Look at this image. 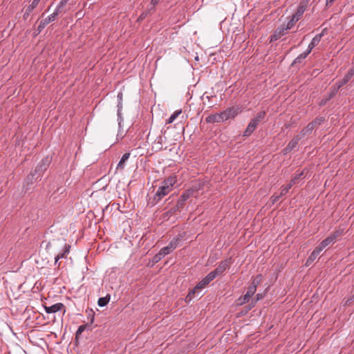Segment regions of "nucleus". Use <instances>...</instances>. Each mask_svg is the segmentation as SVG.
<instances>
[{"label": "nucleus", "instance_id": "26", "mask_svg": "<svg viewBox=\"0 0 354 354\" xmlns=\"http://www.w3.org/2000/svg\"><path fill=\"white\" fill-rule=\"evenodd\" d=\"M69 0H61L58 6L55 10V12H56L58 15L66 12V10H64V7L68 3Z\"/></svg>", "mask_w": 354, "mask_h": 354}, {"label": "nucleus", "instance_id": "20", "mask_svg": "<svg viewBox=\"0 0 354 354\" xmlns=\"http://www.w3.org/2000/svg\"><path fill=\"white\" fill-rule=\"evenodd\" d=\"M221 118L222 116L220 113L209 115L208 117L206 118L205 120L207 123H219L223 122Z\"/></svg>", "mask_w": 354, "mask_h": 354}, {"label": "nucleus", "instance_id": "53", "mask_svg": "<svg viewBox=\"0 0 354 354\" xmlns=\"http://www.w3.org/2000/svg\"><path fill=\"white\" fill-rule=\"evenodd\" d=\"M154 8L152 7V6L149 5V10H153Z\"/></svg>", "mask_w": 354, "mask_h": 354}, {"label": "nucleus", "instance_id": "41", "mask_svg": "<svg viewBox=\"0 0 354 354\" xmlns=\"http://www.w3.org/2000/svg\"><path fill=\"white\" fill-rule=\"evenodd\" d=\"M122 97H123V94L122 92H119L118 93V95H117V98H118V105L117 106H120V104H122Z\"/></svg>", "mask_w": 354, "mask_h": 354}, {"label": "nucleus", "instance_id": "46", "mask_svg": "<svg viewBox=\"0 0 354 354\" xmlns=\"http://www.w3.org/2000/svg\"><path fill=\"white\" fill-rule=\"evenodd\" d=\"M280 37H281L276 36V31H275L274 33L271 36V41H273V40L276 41L278 39H279Z\"/></svg>", "mask_w": 354, "mask_h": 354}, {"label": "nucleus", "instance_id": "50", "mask_svg": "<svg viewBox=\"0 0 354 354\" xmlns=\"http://www.w3.org/2000/svg\"><path fill=\"white\" fill-rule=\"evenodd\" d=\"M147 15V12H143L140 17V19H144Z\"/></svg>", "mask_w": 354, "mask_h": 354}, {"label": "nucleus", "instance_id": "27", "mask_svg": "<svg viewBox=\"0 0 354 354\" xmlns=\"http://www.w3.org/2000/svg\"><path fill=\"white\" fill-rule=\"evenodd\" d=\"M181 241V237L180 236H178L175 238H174L169 243L168 246L172 250V251L174 250H175L178 244H179V242Z\"/></svg>", "mask_w": 354, "mask_h": 354}, {"label": "nucleus", "instance_id": "44", "mask_svg": "<svg viewBox=\"0 0 354 354\" xmlns=\"http://www.w3.org/2000/svg\"><path fill=\"white\" fill-rule=\"evenodd\" d=\"M85 329V326H80L77 332H76V335L78 336L80 335V334H82V333L84 330Z\"/></svg>", "mask_w": 354, "mask_h": 354}, {"label": "nucleus", "instance_id": "5", "mask_svg": "<svg viewBox=\"0 0 354 354\" xmlns=\"http://www.w3.org/2000/svg\"><path fill=\"white\" fill-rule=\"evenodd\" d=\"M58 15H59L54 11V12L49 15L48 17L41 20L37 28L36 35L39 34L48 24L55 21Z\"/></svg>", "mask_w": 354, "mask_h": 354}, {"label": "nucleus", "instance_id": "6", "mask_svg": "<svg viewBox=\"0 0 354 354\" xmlns=\"http://www.w3.org/2000/svg\"><path fill=\"white\" fill-rule=\"evenodd\" d=\"M171 190L165 187L164 186L161 185L156 192L153 199V203L157 204L164 196L167 195Z\"/></svg>", "mask_w": 354, "mask_h": 354}, {"label": "nucleus", "instance_id": "15", "mask_svg": "<svg viewBox=\"0 0 354 354\" xmlns=\"http://www.w3.org/2000/svg\"><path fill=\"white\" fill-rule=\"evenodd\" d=\"M258 124V123H257L254 120L252 119L250 123L248 124L245 131H244L243 136L245 137L250 136L256 129Z\"/></svg>", "mask_w": 354, "mask_h": 354}, {"label": "nucleus", "instance_id": "23", "mask_svg": "<svg viewBox=\"0 0 354 354\" xmlns=\"http://www.w3.org/2000/svg\"><path fill=\"white\" fill-rule=\"evenodd\" d=\"M315 127H313V124H311L310 122L304 129H302L300 131V136L302 138L305 137L307 135H309L312 133Z\"/></svg>", "mask_w": 354, "mask_h": 354}, {"label": "nucleus", "instance_id": "40", "mask_svg": "<svg viewBox=\"0 0 354 354\" xmlns=\"http://www.w3.org/2000/svg\"><path fill=\"white\" fill-rule=\"evenodd\" d=\"M283 195H281L279 194V195H276V194H274L272 197H271V200H272V203L274 204L275 203H277L279 198L282 196Z\"/></svg>", "mask_w": 354, "mask_h": 354}, {"label": "nucleus", "instance_id": "47", "mask_svg": "<svg viewBox=\"0 0 354 354\" xmlns=\"http://www.w3.org/2000/svg\"><path fill=\"white\" fill-rule=\"evenodd\" d=\"M280 37H281L276 36V31H275L274 33L271 36V41H273V40L276 41L278 39H279Z\"/></svg>", "mask_w": 354, "mask_h": 354}, {"label": "nucleus", "instance_id": "49", "mask_svg": "<svg viewBox=\"0 0 354 354\" xmlns=\"http://www.w3.org/2000/svg\"><path fill=\"white\" fill-rule=\"evenodd\" d=\"M203 279L204 281H205L207 285L209 284L211 282L210 280H209L206 277L204 279Z\"/></svg>", "mask_w": 354, "mask_h": 354}, {"label": "nucleus", "instance_id": "3", "mask_svg": "<svg viewBox=\"0 0 354 354\" xmlns=\"http://www.w3.org/2000/svg\"><path fill=\"white\" fill-rule=\"evenodd\" d=\"M189 196L190 194L188 192H183L176 202L175 207H172L169 212H167V216H168L169 214H173L183 208L186 201L189 198Z\"/></svg>", "mask_w": 354, "mask_h": 354}, {"label": "nucleus", "instance_id": "8", "mask_svg": "<svg viewBox=\"0 0 354 354\" xmlns=\"http://www.w3.org/2000/svg\"><path fill=\"white\" fill-rule=\"evenodd\" d=\"M238 114V109L234 107H230L221 113L223 122L230 118H235Z\"/></svg>", "mask_w": 354, "mask_h": 354}, {"label": "nucleus", "instance_id": "34", "mask_svg": "<svg viewBox=\"0 0 354 354\" xmlns=\"http://www.w3.org/2000/svg\"><path fill=\"white\" fill-rule=\"evenodd\" d=\"M304 175V171H297L292 178V179L290 180L294 185L297 183L298 180L301 178V176Z\"/></svg>", "mask_w": 354, "mask_h": 354}, {"label": "nucleus", "instance_id": "24", "mask_svg": "<svg viewBox=\"0 0 354 354\" xmlns=\"http://www.w3.org/2000/svg\"><path fill=\"white\" fill-rule=\"evenodd\" d=\"M129 157H130L129 153H125L124 154H123V156H122L120 160L119 161V162L117 165V169H123L125 166V162L127 161V160L129 158Z\"/></svg>", "mask_w": 354, "mask_h": 354}, {"label": "nucleus", "instance_id": "18", "mask_svg": "<svg viewBox=\"0 0 354 354\" xmlns=\"http://www.w3.org/2000/svg\"><path fill=\"white\" fill-rule=\"evenodd\" d=\"M163 137L161 136H159L156 138L155 141L153 142L152 145V149L155 151H161L163 149L162 147V142H163Z\"/></svg>", "mask_w": 354, "mask_h": 354}, {"label": "nucleus", "instance_id": "37", "mask_svg": "<svg viewBox=\"0 0 354 354\" xmlns=\"http://www.w3.org/2000/svg\"><path fill=\"white\" fill-rule=\"evenodd\" d=\"M171 252L172 250L167 245L161 248V250H160V255L165 256L167 254H169Z\"/></svg>", "mask_w": 354, "mask_h": 354}, {"label": "nucleus", "instance_id": "28", "mask_svg": "<svg viewBox=\"0 0 354 354\" xmlns=\"http://www.w3.org/2000/svg\"><path fill=\"white\" fill-rule=\"evenodd\" d=\"M111 296L107 295L106 297H100L97 301V304L100 307H104L108 304L110 301Z\"/></svg>", "mask_w": 354, "mask_h": 354}, {"label": "nucleus", "instance_id": "42", "mask_svg": "<svg viewBox=\"0 0 354 354\" xmlns=\"http://www.w3.org/2000/svg\"><path fill=\"white\" fill-rule=\"evenodd\" d=\"M264 297V295L263 294H260V293H258L257 295H256V299L254 301L252 300V306H254V304H256V302L261 299H263Z\"/></svg>", "mask_w": 354, "mask_h": 354}, {"label": "nucleus", "instance_id": "10", "mask_svg": "<svg viewBox=\"0 0 354 354\" xmlns=\"http://www.w3.org/2000/svg\"><path fill=\"white\" fill-rule=\"evenodd\" d=\"M324 35V33L323 31L322 33L316 35L313 38V39L311 40L310 43L308 46V49L306 50L307 53H310L312 50L319 44Z\"/></svg>", "mask_w": 354, "mask_h": 354}, {"label": "nucleus", "instance_id": "7", "mask_svg": "<svg viewBox=\"0 0 354 354\" xmlns=\"http://www.w3.org/2000/svg\"><path fill=\"white\" fill-rule=\"evenodd\" d=\"M207 286L205 281L202 279L192 290L189 291V294L186 297V301H191L194 297L196 293H198L199 291L202 290Z\"/></svg>", "mask_w": 354, "mask_h": 354}, {"label": "nucleus", "instance_id": "1", "mask_svg": "<svg viewBox=\"0 0 354 354\" xmlns=\"http://www.w3.org/2000/svg\"><path fill=\"white\" fill-rule=\"evenodd\" d=\"M343 231L341 230L333 232L326 239L323 240L319 245L321 249L324 250L326 247L330 244L335 243L337 240L342 235Z\"/></svg>", "mask_w": 354, "mask_h": 354}, {"label": "nucleus", "instance_id": "36", "mask_svg": "<svg viewBox=\"0 0 354 354\" xmlns=\"http://www.w3.org/2000/svg\"><path fill=\"white\" fill-rule=\"evenodd\" d=\"M298 21L297 19H295L293 17H291V19L289 20V21L287 23L286 26L285 30H290L291 29L295 24Z\"/></svg>", "mask_w": 354, "mask_h": 354}, {"label": "nucleus", "instance_id": "17", "mask_svg": "<svg viewBox=\"0 0 354 354\" xmlns=\"http://www.w3.org/2000/svg\"><path fill=\"white\" fill-rule=\"evenodd\" d=\"M71 249V245L68 244L64 245V248L63 249V251L61 253H59L55 257V264L56 265L60 259L66 258L67 254L69 253Z\"/></svg>", "mask_w": 354, "mask_h": 354}, {"label": "nucleus", "instance_id": "33", "mask_svg": "<svg viewBox=\"0 0 354 354\" xmlns=\"http://www.w3.org/2000/svg\"><path fill=\"white\" fill-rule=\"evenodd\" d=\"M37 175H35V172L31 173L30 175H28L26 178V183L27 185L32 184L33 183L36 182L37 180H35V177Z\"/></svg>", "mask_w": 354, "mask_h": 354}, {"label": "nucleus", "instance_id": "4", "mask_svg": "<svg viewBox=\"0 0 354 354\" xmlns=\"http://www.w3.org/2000/svg\"><path fill=\"white\" fill-rule=\"evenodd\" d=\"M309 1L310 0H301L296 12L292 15V17L299 21L302 17L304 12L307 10Z\"/></svg>", "mask_w": 354, "mask_h": 354}, {"label": "nucleus", "instance_id": "12", "mask_svg": "<svg viewBox=\"0 0 354 354\" xmlns=\"http://www.w3.org/2000/svg\"><path fill=\"white\" fill-rule=\"evenodd\" d=\"M322 250H323L321 249L319 245L317 247H316L315 249L311 252V254L307 259L306 262V266H310L316 259L317 256L319 254V253Z\"/></svg>", "mask_w": 354, "mask_h": 354}, {"label": "nucleus", "instance_id": "2", "mask_svg": "<svg viewBox=\"0 0 354 354\" xmlns=\"http://www.w3.org/2000/svg\"><path fill=\"white\" fill-rule=\"evenodd\" d=\"M51 162V159L49 157H46L41 160V161L37 165L34 172L35 175H37L35 180H38L41 176L42 174L48 169Z\"/></svg>", "mask_w": 354, "mask_h": 354}, {"label": "nucleus", "instance_id": "22", "mask_svg": "<svg viewBox=\"0 0 354 354\" xmlns=\"http://www.w3.org/2000/svg\"><path fill=\"white\" fill-rule=\"evenodd\" d=\"M352 77L353 76H351L350 73H347L342 80L336 83V90L339 89L342 86L347 84Z\"/></svg>", "mask_w": 354, "mask_h": 354}, {"label": "nucleus", "instance_id": "11", "mask_svg": "<svg viewBox=\"0 0 354 354\" xmlns=\"http://www.w3.org/2000/svg\"><path fill=\"white\" fill-rule=\"evenodd\" d=\"M301 139L300 136H295L288 144L286 147L284 149V151L286 153L290 152L294 148L297 147L299 141Z\"/></svg>", "mask_w": 354, "mask_h": 354}, {"label": "nucleus", "instance_id": "29", "mask_svg": "<svg viewBox=\"0 0 354 354\" xmlns=\"http://www.w3.org/2000/svg\"><path fill=\"white\" fill-rule=\"evenodd\" d=\"M266 113L264 111H260L257 113L255 118L252 120H254L257 123L259 124L266 117Z\"/></svg>", "mask_w": 354, "mask_h": 354}, {"label": "nucleus", "instance_id": "43", "mask_svg": "<svg viewBox=\"0 0 354 354\" xmlns=\"http://www.w3.org/2000/svg\"><path fill=\"white\" fill-rule=\"evenodd\" d=\"M164 255H160V252L156 254L153 257V261L155 262H158L162 257H164Z\"/></svg>", "mask_w": 354, "mask_h": 354}, {"label": "nucleus", "instance_id": "21", "mask_svg": "<svg viewBox=\"0 0 354 354\" xmlns=\"http://www.w3.org/2000/svg\"><path fill=\"white\" fill-rule=\"evenodd\" d=\"M261 281H262V275L261 274L257 275L252 279L251 285L248 288L256 292L257 287L261 283Z\"/></svg>", "mask_w": 354, "mask_h": 354}, {"label": "nucleus", "instance_id": "45", "mask_svg": "<svg viewBox=\"0 0 354 354\" xmlns=\"http://www.w3.org/2000/svg\"><path fill=\"white\" fill-rule=\"evenodd\" d=\"M160 0H151L150 3V6H152L153 8H155V6L158 4Z\"/></svg>", "mask_w": 354, "mask_h": 354}, {"label": "nucleus", "instance_id": "30", "mask_svg": "<svg viewBox=\"0 0 354 354\" xmlns=\"http://www.w3.org/2000/svg\"><path fill=\"white\" fill-rule=\"evenodd\" d=\"M182 113L181 110H177L175 112H174L171 116L169 118V119L167 121V123L171 124L177 118L178 116Z\"/></svg>", "mask_w": 354, "mask_h": 354}, {"label": "nucleus", "instance_id": "19", "mask_svg": "<svg viewBox=\"0 0 354 354\" xmlns=\"http://www.w3.org/2000/svg\"><path fill=\"white\" fill-rule=\"evenodd\" d=\"M176 183V177L174 176H169V178H166L162 183V185L165 187L169 189L171 191L172 187L175 185Z\"/></svg>", "mask_w": 354, "mask_h": 354}, {"label": "nucleus", "instance_id": "16", "mask_svg": "<svg viewBox=\"0 0 354 354\" xmlns=\"http://www.w3.org/2000/svg\"><path fill=\"white\" fill-rule=\"evenodd\" d=\"M64 307L62 303H57L50 306H45V310L47 313H54L58 312Z\"/></svg>", "mask_w": 354, "mask_h": 354}, {"label": "nucleus", "instance_id": "52", "mask_svg": "<svg viewBox=\"0 0 354 354\" xmlns=\"http://www.w3.org/2000/svg\"><path fill=\"white\" fill-rule=\"evenodd\" d=\"M335 0H326L327 4H332Z\"/></svg>", "mask_w": 354, "mask_h": 354}, {"label": "nucleus", "instance_id": "38", "mask_svg": "<svg viewBox=\"0 0 354 354\" xmlns=\"http://www.w3.org/2000/svg\"><path fill=\"white\" fill-rule=\"evenodd\" d=\"M324 121V118L322 117L317 118H315L313 122H311V124H313V127L315 128L316 127L320 125L322 123H323Z\"/></svg>", "mask_w": 354, "mask_h": 354}, {"label": "nucleus", "instance_id": "14", "mask_svg": "<svg viewBox=\"0 0 354 354\" xmlns=\"http://www.w3.org/2000/svg\"><path fill=\"white\" fill-rule=\"evenodd\" d=\"M254 293L255 291L248 288L247 292L243 297L239 299V304L242 305L249 302L250 298L254 295Z\"/></svg>", "mask_w": 354, "mask_h": 354}, {"label": "nucleus", "instance_id": "48", "mask_svg": "<svg viewBox=\"0 0 354 354\" xmlns=\"http://www.w3.org/2000/svg\"><path fill=\"white\" fill-rule=\"evenodd\" d=\"M348 73H350L351 75L353 77V75H354V66L351 68L349 69Z\"/></svg>", "mask_w": 354, "mask_h": 354}, {"label": "nucleus", "instance_id": "32", "mask_svg": "<svg viewBox=\"0 0 354 354\" xmlns=\"http://www.w3.org/2000/svg\"><path fill=\"white\" fill-rule=\"evenodd\" d=\"M285 28H286L285 25H281V26L277 28V30H275L276 36L281 37V36L284 35L286 33V31L288 30H285Z\"/></svg>", "mask_w": 354, "mask_h": 354}, {"label": "nucleus", "instance_id": "9", "mask_svg": "<svg viewBox=\"0 0 354 354\" xmlns=\"http://www.w3.org/2000/svg\"><path fill=\"white\" fill-rule=\"evenodd\" d=\"M231 263L230 259L222 261L218 266L214 270L217 276L222 274L227 268H229Z\"/></svg>", "mask_w": 354, "mask_h": 354}, {"label": "nucleus", "instance_id": "25", "mask_svg": "<svg viewBox=\"0 0 354 354\" xmlns=\"http://www.w3.org/2000/svg\"><path fill=\"white\" fill-rule=\"evenodd\" d=\"M310 53H307V51L306 50L305 52L301 53L299 56H297L295 59L294 61L292 62V66H295L296 64H301L304 59H305L306 58V57L309 55Z\"/></svg>", "mask_w": 354, "mask_h": 354}, {"label": "nucleus", "instance_id": "35", "mask_svg": "<svg viewBox=\"0 0 354 354\" xmlns=\"http://www.w3.org/2000/svg\"><path fill=\"white\" fill-rule=\"evenodd\" d=\"M293 185L294 184L290 181L289 184H288L287 185L282 186L281 190V195L286 194L288 192L289 189H291Z\"/></svg>", "mask_w": 354, "mask_h": 354}, {"label": "nucleus", "instance_id": "31", "mask_svg": "<svg viewBox=\"0 0 354 354\" xmlns=\"http://www.w3.org/2000/svg\"><path fill=\"white\" fill-rule=\"evenodd\" d=\"M118 107V113H117V115H118V125H119V127H121V124L123 121V118H122V104H120V106H117Z\"/></svg>", "mask_w": 354, "mask_h": 354}, {"label": "nucleus", "instance_id": "39", "mask_svg": "<svg viewBox=\"0 0 354 354\" xmlns=\"http://www.w3.org/2000/svg\"><path fill=\"white\" fill-rule=\"evenodd\" d=\"M216 274L214 272V271H212L210 272L207 276L206 277L210 280V281H213L216 277Z\"/></svg>", "mask_w": 354, "mask_h": 354}, {"label": "nucleus", "instance_id": "13", "mask_svg": "<svg viewBox=\"0 0 354 354\" xmlns=\"http://www.w3.org/2000/svg\"><path fill=\"white\" fill-rule=\"evenodd\" d=\"M40 1L41 0H33L32 3L27 7L23 15V18L24 19H28L32 10L38 6Z\"/></svg>", "mask_w": 354, "mask_h": 354}, {"label": "nucleus", "instance_id": "51", "mask_svg": "<svg viewBox=\"0 0 354 354\" xmlns=\"http://www.w3.org/2000/svg\"><path fill=\"white\" fill-rule=\"evenodd\" d=\"M90 314L92 315L91 322H93L94 319V313L92 310H90V313H88V315H90Z\"/></svg>", "mask_w": 354, "mask_h": 354}]
</instances>
